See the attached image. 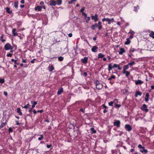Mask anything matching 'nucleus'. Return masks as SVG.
Instances as JSON below:
<instances>
[{
    "instance_id": "1",
    "label": "nucleus",
    "mask_w": 154,
    "mask_h": 154,
    "mask_svg": "<svg viewBox=\"0 0 154 154\" xmlns=\"http://www.w3.org/2000/svg\"><path fill=\"white\" fill-rule=\"evenodd\" d=\"M119 66V65L116 64H114L113 66L111 63H109L108 65V70L109 71L111 70L113 68H117Z\"/></svg>"
},
{
    "instance_id": "2",
    "label": "nucleus",
    "mask_w": 154,
    "mask_h": 154,
    "mask_svg": "<svg viewBox=\"0 0 154 154\" xmlns=\"http://www.w3.org/2000/svg\"><path fill=\"white\" fill-rule=\"evenodd\" d=\"M4 49L6 50H12L13 47L11 46L10 44L9 43L6 44L4 46Z\"/></svg>"
},
{
    "instance_id": "3",
    "label": "nucleus",
    "mask_w": 154,
    "mask_h": 154,
    "mask_svg": "<svg viewBox=\"0 0 154 154\" xmlns=\"http://www.w3.org/2000/svg\"><path fill=\"white\" fill-rule=\"evenodd\" d=\"M96 88L97 89H101L102 88V86L101 84H100L99 82L98 81H96L95 82Z\"/></svg>"
},
{
    "instance_id": "4",
    "label": "nucleus",
    "mask_w": 154,
    "mask_h": 154,
    "mask_svg": "<svg viewBox=\"0 0 154 154\" xmlns=\"http://www.w3.org/2000/svg\"><path fill=\"white\" fill-rule=\"evenodd\" d=\"M146 108L147 106L145 104H143L141 107V109L142 110L147 112L148 111L149 109H147Z\"/></svg>"
},
{
    "instance_id": "5",
    "label": "nucleus",
    "mask_w": 154,
    "mask_h": 154,
    "mask_svg": "<svg viewBox=\"0 0 154 154\" xmlns=\"http://www.w3.org/2000/svg\"><path fill=\"white\" fill-rule=\"evenodd\" d=\"M91 19L94 20L95 22H96L98 20V17L97 14H95L94 16L92 15L91 16Z\"/></svg>"
},
{
    "instance_id": "6",
    "label": "nucleus",
    "mask_w": 154,
    "mask_h": 154,
    "mask_svg": "<svg viewBox=\"0 0 154 154\" xmlns=\"http://www.w3.org/2000/svg\"><path fill=\"white\" fill-rule=\"evenodd\" d=\"M125 128L129 132L132 129L131 126L129 125L126 124L125 126Z\"/></svg>"
},
{
    "instance_id": "7",
    "label": "nucleus",
    "mask_w": 154,
    "mask_h": 154,
    "mask_svg": "<svg viewBox=\"0 0 154 154\" xmlns=\"http://www.w3.org/2000/svg\"><path fill=\"white\" fill-rule=\"evenodd\" d=\"M120 121L119 120H116L114 122L113 124L115 126H116L117 127H119L120 126Z\"/></svg>"
},
{
    "instance_id": "8",
    "label": "nucleus",
    "mask_w": 154,
    "mask_h": 154,
    "mask_svg": "<svg viewBox=\"0 0 154 154\" xmlns=\"http://www.w3.org/2000/svg\"><path fill=\"white\" fill-rule=\"evenodd\" d=\"M94 25L95 27H98L99 30L101 29L102 28L101 23L100 21H99L98 23H95Z\"/></svg>"
},
{
    "instance_id": "9",
    "label": "nucleus",
    "mask_w": 154,
    "mask_h": 154,
    "mask_svg": "<svg viewBox=\"0 0 154 154\" xmlns=\"http://www.w3.org/2000/svg\"><path fill=\"white\" fill-rule=\"evenodd\" d=\"M49 5L51 6H55L56 5H57L56 1L54 0H51L50 1Z\"/></svg>"
},
{
    "instance_id": "10",
    "label": "nucleus",
    "mask_w": 154,
    "mask_h": 154,
    "mask_svg": "<svg viewBox=\"0 0 154 154\" xmlns=\"http://www.w3.org/2000/svg\"><path fill=\"white\" fill-rule=\"evenodd\" d=\"M88 58L87 57H85L83 59H81V60L82 62L86 64L88 62Z\"/></svg>"
},
{
    "instance_id": "11",
    "label": "nucleus",
    "mask_w": 154,
    "mask_h": 154,
    "mask_svg": "<svg viewBox=\"0 0 154 154\" xmlns=\"http://www.w3.org/2000/svg\"><path fill=\"white\" fill-rule=\"evenodd\" d=\"M102 21L103 22H104L105 21H106V22H108V23L109 24H110L111 23V20L109 18H103L102 20Z\"/></svg>"
},
{
    "instance_id": "12",
    "label": "nucleus",
    "mask_w": 154,
    "mask_h": 154,
    "mask_svg": "<svg viewBox=\"0 0 154 154\" xmlns=\"http://www.w3.org/2000/svg\"><path fill=\"white\" fill-rule=\"evenodd\" d=\"M98 47L96 46H94L91 48V51L94 52H96L97 51Z\"/></svg>"
},
{
    "instance_id": "13",
    "label": "nucleus",
    "mask_w": 154,
    "mask_h": 154,
    "mask_svg": "<svg viewBox=\"0 0 154 154\" xmlns=\"http://www.w3.org/2000/svg\"><path fill=\"white\" fill-rule=\"evenodd\" d=\"M143 83V81L140 80H136L135 82V85H138L139 84H141Z\"/></svg>"
},
{
    "instance_id": "14",
    "label": "nucleus",
    "mask_w": 154,
    "mask_h": 154,
    "mask_svg": "<svg viewBox=\"0 0 154 154\" xmlns=\"http://www.w3.org/2000/svg\"><path fill=\"white\" fill-rule=\"evenodd\" d=\"M16 31V29L15 28H14L12 30V34L14 36H17L18 35V34L17 32H15V31Z\"/></svg>"
},
{
    "instance_id": "15",
    "label": "nucleus",
    "mask_w": 154,
    "mask_h": 154,
    "mask_svg": "<svg viewBox=\"0 0 154 154\" xmlns=\"http://www.w3.org/2000/svg\"><path fill=\"white\" fill-rule=\"evenodd\" d=\"M125 52V51L124 48H121L120 51H119V54H122L124 53Z\"/></svg>"
},
{
    "instance_id": "16",
    "label": "nucleus",
    "mask_w": 154,
    "mask_h": 154,
    "mask_svg": "<svg viewBox=\"0 0 154 154\" xmlns=\"http://www.w3.org/2000/svg\"><path fill=\"white\" fill-rule=\"evenodd\" d=\"M42 7L40 6H37L35 7V9L36 11H40L41 10Z\"/></svg>"
},
{
    "instance_id": "17",
    "label": "nucleus",
    "mask_w": 154,
    "mask_h": 154,
    "mask_svg": "<svg viewBox=\"0 0 154 154\" xmlns=\"http://www.w3.org/2000/svg\"><path fill=\"white\" fill-rule=\"evenodd\" d=\"M48 69L49 71L52 72L54 69V67L53 66H51L48 67Z\"/></svg>"
},
{
    "instance_id": "18",
    "label": "nucleus",
    "mask_w": 154,
    "mask_h": 154,
    "mask_svg": "<svg viewBox=\"0 0 154 154\" xmlns=\"http://www.w3.org/2000/svg\"><path fill=\"white\" fill-rule=\"evenodd\" d=\"M140 151L143 153L145 152V153H146L147 152L148 150L147 149H145L144 148H142L141 149H140Z\"/></svg>"
},
{
    "instance_id": "19",
    "label": "nucleus",
    "mask_w": 154,
    "mask_h": 154,
    "mask_svg": "<svg viewBox=\"0 0 154 154\" xmlns=\"http://www.w3.org/2000/svg\"><path fill=\"white\" fill-rule=\"evenodd\" d=\"M17 112L20 115H22V113L21 111V109L20 108H18L17 109Z\"/></svg>"
},
{
    "instance_id": "20",
    "label": "nucleus",
    "mask_w": 154,
    "mask_h": 154,
    "mask_svg": "<svg viewBox=\"0 0 154 154\" xmlns=\"http://www.w3.org/2000/svg\"><path fill=\"white\" fill-rule=\"evenodd\" d=\"M149 35L153 38H154V32L151 31L149 34Z\"/></svg>"
},
{
    "instance_id": "21",
    "label": "nucleus",
    "mask_w": 154,
    "mask_h": 154,
    "mask_svg": "<svg viewBox=\"0 0 154 154\" xmlns=\"http://www.w3.org/2000/svg\"><path fill=\"white\" fill-rule=\"evenodd\" d=\"M91 133V134H94L96 132V131L94 130L93 128H91L90 129Z\"/></svg>"
},
{
    "instance_id": "22",
    "label": "nucleus",
    "mask_w": 154,
    "mask_h": 154,
    "mask_svg": "<svg viewBox=\"0 0 154 154\" xmlns=\"http://www.w3.org/2000/svg\"><path fill=\"white\" fill-rule=\"evenodd\" d=\"M56 1L57 2V4L58 5H60L62 4V0H57Z\"/></svg>"
},
{
    "instance_id": "23",
    "label": "nucleus",
    "mask_w": 154,
    "mask_h": 154,
    "mask_svg": "<svg viewBox=\"0 0 154 154\" xmlns=\"http://www.w3.org/2000/svg\"><path fill=\"white\" fill-rule=\"evenodd\" d=\"M142 93L139 91H137L136 92L135 97H137L138 95L141 96Z\"/></svg>"
},
{
    "instance_id": "24",
    "label": "nucleus",
    "mask_w": 154,
    "mask_h": 154,
    "mask_svg": "<svg viewBox=\"0 0 154 154\" xmlns=\"http://www.w3.org/2000/svg\"><path fill=\"white\" fill-rule=\"evenodd\" d=\"M6 11L8 13H9L10 14H11L12 13V11H10V9L9 8L7 7L6 8Z\"/></svg>"
},
{
    "instance_id": "25",
    "label": "nucleus",
    "mask_w": 154,
    "mask_h": 154,
    "mask_svg": "<svg viewBox=\"0 0 154 154\" xmlns=\"http://www.w3.org/2000/svg\"><path fill=\"white\" fill-rule=\"evenodd\" d=\"M131 42V41L129 40V38H128L126 39V41L125 42V45H128L130 44Z\"/></svg>"
},
{
    "instance_id": "26",
    "label": "nucleus",
    "mask_w": 154,
    "mask_h": 154,
    "mask_svg": "<svg viewBox=\"0 0 154 154\" xmlns=\"http://www.w3.org/2000/svg\"><path fill=\"white\" fill-rule=\"evenodd\" d=\"M104 55L101 54L99 53L98 54V58H102L104 57Z\"/></svg>"
},
{
    "instance_id": "27",
    "label": "nucleus",
    "mask_w": 154,
    "mask_h": 154,
    "mask_svg": "<svg viewBox=\"0 0 154 154\" xmlns=\"http://www.w3.org/2000/svg\"><path fill=\"white\" fill-rule=\"evenodd\" d=\"M115 78H116V77L115 75H112L110 78H108V80L110 81L112 79H115Z\"/></svg>"
},
{
    "instance_id": "28",
    "label": "nucleus",
    "mask_w": 154,
    "mask_h": 154,
    "mask_svg": "<svg viewBox=\"0 0 154 154\" xmlns=\"http://www.w3.org/2000/svg\"><path fill=\"white\" fill-rule=\"evenodd\" d=\"M63 92V89L62 88L60 90L58 91L57 92V94L58 95H60L61 94L62 92Z\"/></svg>"
},
{
    "instance_id": "29",
    "label": "nucleus",
    "mask_w": 154,
    "mask_h": 154,
    "mask_svg": "<svg viewBox=\"0 0 154 154\" xmlns=\"http://www.w3.org/2000/svg\"><path fill=\"white\" fill-rule=\"evenodd\" d=\"M63 60V57L62 56H60L58 57V60L60 61H62Z\"/></svg>"
},
{
    "instance_id": "30",
    "label": "nucleus",
    "mask_w": 154,
    "mask_h": 154,
    "mask_svg": "<svg viewBox=\"0 0 154 154\" xmlns=\"http://www.w3.org/2000/svg\"><path fill=\"white\" fill-rule=\"evenodd\" d=\"M18 2L17 1V2H15L14 3V6L16 8H18Z\"/></svg>"
},
{
    "instance_id": "31",
    "label": "nucleus",
    "mask_w": 154,
    "mask_h": 154,
    "mask_svg": "<svg viewBox=\"0 0 154 154\" xmlns=\"http://www.w3.org/2000/svg\"><path fill=\"white\" fill-rule=\"evenodd\" d=\"M139 8V7L138 5H137V7H134V10L136 12H137V10Z\"/></svg>"
},
{
    "instance_id": "32",
    "label": "nucleus",
    "mask_w": 154,
    "mask_h": 154,
    "mask_svg": "<svg viewBox=\"0 0 154 154\" xmlns=\"http://www.w3.org/2000/svg\"><path fill=\"white\" fill-rule=\"evenodd\" d=\"M30 106V105L29 103H27L26 105L24 107H23V108L25 109H26L27 108H29Z\"/></svg>"
},
{
    "instance_id": "33",
    "label": "nucleus",
    "mask_w": 154,
    "mask_h": 154,
    "mask_svg": "<svg viewBox=\"0 0 154 154\" xmlns=\"http://www.w3.org/2000/svg\"><path fill=\"white\" fill-rule=\"evenodd\" d=\"M31 103L32 104H33V105L35 106V105L37 104V102L33 101H31Z\"/></svg>"
},
{
    "instance_id": "34",
    "label": "nucleus",
    "mask_w": 154,
    "mask_h": 154,
    "mask_svg": "<svg viewBox=\"0 0 154 154\" xmlns=\"http://www.w3.org/2000/svg\"><path fill=\"white\" fill-rule=\"evenodd\" d=\"M11 61L12 62H14V63L15 64H17V65H19V63H17V60H14V59H11Z\"/></svg>"
},
{
    "instance_id": "35",
    "label": "nucleus",
    "mask_w": 154,
    "mask_h": 154,
    "mask_svg": "<svg viewBox=\"0 0 154 154\" xmlns=\"http://www.w3.org/2000/svg\"><path fill=\"white\" fill-rule=\"evenodd\" d=\"M125 74L126 76V77H128L130 74V72L128 71H127Z\"/></svg>"
},
{
    "instance_id": "36",
    "label": "nucleus",
    "mask_w": 154,
    "mask_h": 154,
    "mask_svg": "<svg viewBox=\"0 0 154 154\" xmlns=\"http://www.w3.org/2000/svg\"><path fill=\"white\" fill-rule=\"evenodd\" d=\"M128 65H125L124 66V69H125V70H127L129 68V66H128Z\"/></svg>"
},
{
    "instance_id": "37",
    "label": "nucleus",
    "mask_w": 154,
    "mask_h": 154,
    "mask_svg": "<svg viewBox=\"0 0 154 154\" xmlns=\"http://www.w3.org/2000/svg\"><path fill=\"white\" fill-rule=\"evenodd\" d=\"M6 124V122L2 123L0 126L2 128L4 126H5Z\"/></svg>"
},
{
    "instance_id": "38",
    "label": "nucleus",
    "mask_w": 154,
    "mask_h": 154,
    "mask_svg": "<svg viewBox=\"0 0 154 154\" xmlns=\"http://www.w3.org/2000/svg\"><path fill=\"white\" fill-rule=\"evenodd\" d=\"M86 18H87V19L85 21L87 23H88L89 22V21L90 20V17H86Z\"/></svg>"
},
{
    "instance_id": "39",
    "label": "nucleus",
    "mask_w": 154,
    "mask_h": 154,
    "mask_svg": "<svg viewBox=\"0 0 154 154\" xmlns=\"http://www.w3.org/2000/svg\"><path fill=\"white\" fill-rule=\"evenodd\" d=\"M5 82V80L3 79H0V82L2 84Z\"/></svg>"
},
{
    "instance_id": "40",
    "label": "nucleus",
    "mask_w": 154,
    "mask_h": 154,
    "mask_svg": "<svg viewBox=\"0 0 154 154\" xmlns=\"http://www.w3.org/2000/svg\"><path fill=\"white\" fill-rule=\"evenodd\" d=\"M135 62H134V61H132V62H130V63H128V65H129L132 66V65H134V64H135Z\"/></svg>"
},
{
    "instance_id": "41",
    "label": "nucleus",
    "mask_w": 154,
    "mask_h": 154,
    "mask_svg": "<svg viewBox=\"0 0 154 154\" xmlns=\"http://www.w3.org/2000/svg\"><path fill=\"white\" fill-rule=\"evenodd\" d=\"M41 137L38 138V140L39 141L41 140L43 138V135H40Z\"/></svg>"
},
{
    "instance_id": "42",
    "label": "nucleus",
    "mask_w": 154,
    "mask_h": 154,
    "mask_svg": "<svg viewBox=\"0 0 154 154\" xmlns=\"http://www.w3.org/2000/svg\"><path fill=\"white\" fill-rule=\"evenodd\" d=\"M136 51V50L134 48H131L130 49V51L134 52L135 51Z\"/></svg>"
},
{
    "instance_id": "43",
    "label": "nucleus",
    "mask_w": 154,
    "mask_h": 154,
    "mask_svg": "<svg viewBox=\"0 0 154 154\" xmlns=\"http://www.w3.org/2000/svg\"><path fill=\"white\" fill-rule=\"evenodd\" d=\"M3 35H2V36H1V38H0V40L2 41V42H5V40L3 39Z\"/></svg>"
},
{
    "instance_id": "44",
    "label": "nucleus",
    "mask_w": 154,
    "mask_h": 154,
    "mask_svg": "<svg viewBox=\"0 0 154 154\" xmlns=\"http://www.w3.org/2000/svg\"><path fill=\"white\" fill-rule=\"evenodd\" d=\"M85 8L84 7H83L80 10V11L82 12H82H84V11L85 10Z\"/></svg>"
},
{
    "instance_id": "45",
    "label": "nucleus",
    "mask_w": 154,
    "mask_h": 154,
    "mask_svg": "<svg viewBox=\"0 0 154 154\" xmlns=\"http://www.w3.org/2000/svg\"><path fill=\"white\" fill-rule=\"evenodd\" d=\"M113 102L111 101L108 103V104L109 106H112L113 105Z\"/></svg>"
},
{
    "instance_id": "46",
    "label": "nucleus",
    "mask_w": 154,
    "mask_h": 154,
    "mask_svg": "<svg viewBox=\"0 0 154 154\" xmlns=\"http://www.w3.org/2000/svg\"><path fill=\"white\" fill-rule=\"evenodd\" d=\"M12 56V54H11L10 53H9L8 54H7V56L8 57H11Z\"/></svg>"
},
{
    "instance_id": "47",
    "label": "nucleus",
    "mask_w": 154,
    "mask_h": 154,
    "mask_svg": "<svg viewBox=\"0 0 154 154\" xmlns=\"http://www.w3.org/2000/svg\"><path fill=\"white\" fill-rule=\"evenodd\" d=\"M118 103V100L116 99H115L113 100V103Z\"/></svg>"
},
{
    "instance_id": "48",
    "label": "nucleus",
    "mask_w": 154,
    "mask_h": 154,
    "mask_svg": "<svg viewBox=\"0 0 154 154\" xmlns=\"http://www.w3.org/2000/svg\"><path fill=\"white\" fill-rule=\"evenodd\" d=\"M95 26H94V25H92L91 26V28L93 29L94 30L95 29Z\"/></svg>"
},
{
    "instance_id": "49",
    "label": "nucleus",
    "mask_w": 154,
    "mask_h": 154,
    "mask_svg": "<svg viewBox=\"0 0 154 154\" xmlns=\"http://www.w3.org/2000/svg\"><path fill=\"white\" fill-rule=\"evenodd\" d=\"M82 14L85 17H87V15L85 12H82Z\"/></svg>"
},
{
    "instance_id": "50",
    "label": "nucleus",
    "mask_w": 154,
    "mask_h": 154,
    "mask_svg": "<svg viewBox=\"0 0 154 154\" xmlns=\"http://www.w3.org/2000/svg\"><path fill=\"white\" fill-rule=\"evenodd\" d=\"M134 32L133 31L130 30V31L129 32V33H130L131 35H133Z\"/></svg>"
},
{
    "instance_id": "51",
    "label": "nucleus",
    "mask_w": 154,
    "mask_h": 154,
    "mask_svg": "<svg viewBox=\"0 0 154 154\" xmlns=\"http://www.w3.org/2000/svg\"><path fill=\"white\" fill-rule=\"evenodd\" d=\"M116 106L118 108L120 107L121 106V105L117 104L116 103H115Z\"/></svg>"
},
{
    "instance_id": "52",
    "label": "nucleus",
    "mask_w": 154,
    "mask_h": 154,
    "mask_svg": "<svg viewBox=\"0 0 154 154\" xmlns=\"http://www.w3.org/2000/svg\"><path fill=\"white\" fill-rule=\"evenodd\" d=\"M138 147L139 148H141V149H142V148H144V146H142L141 144L139 145L138 146Z\"/></svg>"
},
{
    "instance_id": "53",
    "label": "nucleus",
    "mask_w": 154,
    "mask_h": 154,
    "mask_svg": "<svg viewBox=\"0 0 154 154\" xmlns=\"http://www.w3.org/2000/svg\"><path fill=\"white\" fill-rule=\"evenodd\" d=\"M8 131L10 133L13 131V130L11 128H9L8 129Z\"/></svg>"
},
{
    "instance_id": "54",
    "label": "nucleus",
    "mask_w": 154,
    "mask_h": 154,
    "mask_svg": "<svg viewBox=\"0 0 154 154\" xmlns=\"http://www.w3.org/2000/svg\"><path fill=\"white\" fill-rule=\"evenodd\" d=\"M4 95L7 96L8 95V93L6 91H4Z\"/></svg>"
},
{
    "instance_id": "55",
    "label": "nucleus",
    "mask_w": 154,
    "mask_h": 154,
    "mask_svg": "<svg viewBox=\"0 0 154 154\" xmlns=\"http://www.w3.org/2000/svg\"><path fill=\"white\" fill-rule=\"evenodd\" d=\"M16 124L17 125H20V123L18 121H16Z\"/></svg>"
},
{
    "instance_id": "56",
    "label": "nucleus",
    "mask_w": 154,
    "mask_h": 154,
    "mask_svg": "<svg viewBox=\"0 0 154 154\" xmlns=\"http://www.w3.org/2000/svg\"><path fill=\"white\" fill-rule=\"evenodd\" d=\"M43 112V110H38L37 111V112H40V113H42Z\"/></svg>"
},
{
    "instance_id": "57",
    "label": "nucleus",
    "mask_w": 154,
    "mask_h": 154,
    "mask_svg": "<svg viewBox=\"0 0 154 154\" xmlns=\"http://www.w3.org/2000/svg\"><path fill=\"white\" fill-rule=\"evenodd\" d=\"M102 106L105 109H106L108 108V107H107L106 106H105L104 104H103L102 105Z\"/></svg>"
},
{
    "instance_id": "58",
    "label": "nucleus",
    "mask_w": 154,
    "mask_h": 154,
    "mask_svg": "<svg viewBox=\"0 0 154 154\" xmlns=\"http://www.w3.org/2000/svg\"><path fill=\"white\" fill-rule=\"evenodd\" d=\"M72 36V33H69L68 34V36L69 37H71Z\"/></svg>"
},
{
    "instance_id": "59",
    "label": "nucleus",
    "mask_w": 154,
    "mask_h": 154,
    "mask_svg": "<svg viewBox=\"0 0 154 154\" xmlns=\"http://www.w3.org/2000/svg\"><path fill=\"white\" fill-rule=\"evenodd\" d=\"M149 93H147L146 94V98H149Z\"/></svg>"
},
{
    "instance_id": "60",
    "label": "nucleus",
    "mask_w": 154,
    "mask_h": 154,
    "mask_svg": "<svg viewBox=\"0 0 154 154\" xmlns=\"http://www.w3.org/2000/svg\"><path fill=\"white\" fill-rule=\"evenodd\" d=\"M35 60H36L35 59H34L32 60L31 61V63H34V61Z\"/></svg>"
},
{
    "instance_id": "61",
    "label": "nucleus",
    "mask_w": 154,
    "mask_h": 154,
    "mask_svg": "<svg viewBox=\"0 0 154 154\" xmlns=\"http://www.w3.org/2000/svg\"><path fill=\"white\" fill-rule=\"evenodd\" d=\"M118 69L119 70H121L122 69V67H120V65H119V66L117 67Z\"/></svg>"
},
{
    "instance_id": "62",
    "label": "nucleus",
    "mask_w": 154,
    "mask_h": 154,
    "mask_svg": "<svg viewBox=\"0 0 154 154\" xmlns=\"http://www.w3.org/2000/svg\"><path fill=\"white\" fill-rule=\"evenodd\" d=\"M126 70H125V69H124L123 70V72H122L123 74H125L126 72L127 71H126Z\"/></svg>"
},
{
    "instance_id": "63",
    "label": "nucleus",
    "mask_w": 154,
    "mask_h": 154,
    "mask_svg": "<svg viewBox=\"0 0 154 154\" xmlns=\"http://www.w3.org/2000/svg\"><path fill=\"white\" fill-rule=\"evenodd\" d=\"M22 62L23 63H26V60L23 59L22 61Z\"/></svg>"
},
{
    "instance_id": "64",
    "label": "nucleus",
    "mask_w": 154,
    "mask_h": 154,
    "mask_svg": "<svg viewBox=\"0 0 154 154\" xmlns=\"http://www.w3.org/2000/svg\"><path fill=\"white\" fill-rule=\"evenodd\" d=\"M24 2H25V1L24 0H22L20 1V3L21 4H24Z\"/></svg>"
}]
</instances>
